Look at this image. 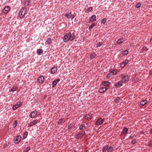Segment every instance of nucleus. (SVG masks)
Listing matches in <instances>:
<instances>
[{"mask_svg":"<svg viewBox=\"0 0 152 152\" xmlns=\"http://www.w3.org/2000/svg\"><path fill=\"white\" fill-rule=\"evenodd\" d=\"M18 124V122L17 121H15L13 122V124H12L13 127L15 128L17 126Z\"/></svg>","mask_w":152,"mask_h":152,"instance_id":"c85d7f7f","label":"nucleus"},{"mask_svg":"<svg viewBox=\"0 0 152 152\" xmlns=\"http://www.w3.org/2000/svg\"><path fill=\"white\" fill-rule=\"evenodd\" d=\"M37 113V112L36 111H34L31 112L30 115L29 116L31 118H33L35 117Z\"/></svg>","mask_w":152,"mask_h":152,"instance_id":"6e6552de","label":"nucleus"},{"mask_svg":"<svg viewBox=\"0 0 152 152\" xmlns=\"http://www.w3.org/2000/svg\"><path fill=\"white\" fill-rule=\"evenodd\" d=\"M129 61L128 60L126 59L121 64L120 66H124L126 64L128 63Z\"/></svg>","mask_w":152,"mask_h":152,"instance_id":"a211bd4d","label":"nucleus"},{"mask_svg":"<svg viewBox=\"0 0 152 152\" xmlns=\"http://www.w3.org/2000/svg\"><path fill=\"white\" fill-rule=\"evenodd\" d=\"M21 106V103H17L15 105H14L12 107V109L13 110H15L18 107Z\"/></svg>","mask_w":152,"mask_h":152,"instance_id":"ddd939ff","label":"nucleus"},{"mask_svg":"<svg viewBox=\"0 0 152 152\" xmlns=\"http://www.w3.org/2000/svg\"><path fill=\"white\" fill-rule=\"evenodd\" d=\"M136 142V141L135 140H133L132 142V143L133 144H134Z\"/></svg>","mask_w":152,"mask_h":152,"instance_id":"37998d69","label":"nucleus"},{"mask_svg":"<svg viewBox=\"0 0 152 152\" xmlns=\"http://www.w3.org/2000/svg\"><path fill=\"white\" fill-rule=\"evenodd\" d=\"M30 0H25V5L26 6H28L29 5Z\"/></svg>","mask_w":152,"mask_h":152,"instance_id":"2f4dec72","label":"nucleus"},{"mask_svg":"<svg viewBox=\"0 0 152 152\" xmlns=\"http://www.w3.org/2000/svg\"><path fill=\"white\" fill-rule=\"evenodd\" d=\"M112 75V71H110V73L107 75V77L108 78H109Z\"/></svg>","mask_w":152,"mask_h":152,"instance_id":"c756f323","label":"nucleus"},{"mask_svg":"<svg viewBox=\"0 0 152 152\" xmlns=\"http://www.w3.org/2000/svg\"><path fill=\"white\" fill-rule=\"evenodd\" d=\"M21 140V137L20 135L17 136L13 139V141L15 143H18L20 142Z\"/></svg>","mask_w":152,"mask_h":152,"instance_id":"7ed1b4c3","label":"nucleus"},{"mask_svg":"<svg viewBox=\"0 0 152 152\" xmlns=\"http://www.w3.org/2000/svg\"><path fill=\"white\" fill-rule=\"evenodd\" d=\"M104 120L102 118H100L98 119L96 124L97 126H99L102 124L104 122Z\"/></svg>","mask_w":152,"mask_h":152,"instance_id":"9b49d317","label":"nucleus"},{"mask_svg":"<svg viewBox=\"0 0 152 152\" xmlns=\"http://www.w3.org/2000/svg\"><path fill=\"white\" fill-rule=\"evenodd\" d=\"M43 50L42 49H39L37 50V53L38 55H40L42 54Z\"/></svg>","mask_w":152,"mask_h":152,"instance_id":"f3484780","label":"nucleus"},{"mask_svg":"<svg viewBox=\"0 0 152 152\" xmlns=\"http://www.w3.org/2000/svg\"><path fill=\"white\" fill-rule=\"evenodd\" d=\"M95 26L94 23H92L89 28V29H92Z\"/></svg>","mask_w":152,"mask_h":152,"instance_id":"72a5a7b5","label":"nucleus"},{"mask_svg":"<svg viewBox=\"0 0 152 152\" xmlns=\"http://www.w3.org/2000/svg\"><path fill=\"white\" fill-rule=\"evenodd\" d=\"M110 71H112V75H116V70H111Z\"/></svg>","mask_w":152,"mask_h":152,"instance_id":"e433bc0d","label":"nucleus"},{"mask_svg":"<svg viewBox=\"0 0 152 152\" xmlns=\"http://www.w3.org/2000/svg\"><path fill=\"white\" fill-rule=\"evenodd\" d=\"M141 6V4L140 3H138L137 4L135 7L136 8H139Z\"/></svg>","mask_w":152,"mask_h":152,"instance_id":"c9c22d12","label":"nucleus"},{"mask_svg":"<svg viewBox=\"0 0 152 152\" xmlns=\"http://www.w3.org/2000/svg\"><path fill=\"white\" fill-rule=\"evenodd\" d=\"M123 54L125 55H126L128 54V51L127 50H125L123 51Z\"/></svg>","mask_w":152,"mask_h":152,"instance_id":"f704fd0d","label":"nucleus"},{"mask_svg":"<svg viewBox=\"0 0 152 152\" xmlns=\"http://www.w3.org/2000/svg\"><path fill=\"white\" fill-rule=\"evenodd\" d=\"M30 149V147H27L25 150V151L26 152H27L28 150H29Z\"/></svg>","mask_w":152,"mask_h":152,"instance_id":"a19ab883","label":"nucleus"},{"mask_svg":"<svg viewBox=\"0 0 152 152\" xmlns=\"http://www.w3.org/2000/svg\"><path fill=\"white\" fill-rule=\"evenodd\" d=\"M110 84L109 82L107 81H104L102 82V85L106 87L109 86Z\"/></svg>","mask_w":152,"mask_h":152,"instance_id":"4468645a","label":"nucleus"},{"mask_svg":"<svg viewBox=\"0 0 152 152\" xmlns=\"http://www.w3.org/2000/svg\"><path fill=\"white\" fill-rule=\"evenodd\" d=\"M73 125L72 124H71L68 127V128L69 129H71L72 126H73Z\"/></svg>","mask_w":152,"mask_h":152,"instance_id":"79ce46f5","label":"nucleus"},{"mask_svg":"<svg viewBox=\"0 0 152 152\" xmlns=\"http://www.w3.org/2000/svg\"><path fill=\"white\" fill-rule=\"evenodd\" d=\"M10 10V7L9 6L5 7L4 9L3 10V12L5 14L7 13Z\"/></svg>","mask_w":152,"mask_h":152,"instance_id":"1a4fd4ad","label":"nucleus"},{"mask_svg":"<svg viewBox=\"0 0 152 152\" xmlns=\"http://www.w3.org/2000/svg\"><path fill=\"white\" fill-rule=\"evenodd\" d=\"M85 134V132L84 131H83L81 132H79L76 135V137L77 138H80L84 135Z\"/></svg>","mask_w":152,"mask_h":152,"instance_id":"f8f14e48","label":"nucleus"},{"mask_svg":"<svg viewBox=\"0 0 152 152\" xmlns=\"http://www.w3.org/2000/svg\"><path fill=\"white\" fill-rule=\"evenodd\" d=\"M47 44L48 45H50L52 43L51 39L50 38H48L46 40Z\"/></svg>","mask_w":152,"mask_h":152,"instance_id":"4be33fe9","label":"nucleus"},{"mask_svg":"<svg viewBox=\"0 0 152 152\" xmlns=\"http://www.w3.org/2000/svg\"><path fill=\"white\" fill-rule=\"evenodd\" d=\"M151 133H152V129H151Z\"/></svg>","mask_w":152,"mask_h":152,"instance_id":"3c124183","label":"nucleus"},{"mask_svg":"<svg viewBox=\"0 0 152 152\" xmlns=\"http://www.w3.org/2000/svg\"><path fill=\"white\" fill-rule=\"evenodd\" d=\"M11 91H15L16 88H12L11 89Z\"/></svg>","mask_w":152,"mask_h":152,"instance_id":"c03bdc74","label":"nucleus"},{"mask_svg":"<svg viewBox=\"0 0 152 152\" xmlns=\"http://www.w3.org/2000/svg\"><path fill=\"white\" fill-rule=\"evenodd\" d=\"M128 131V129L126 127L124 128L122 131V133L123 134H126Z\"/></svg>","mask_w":152,"mask_h":152,"instance_id":"cd10ccee","label":"nucleus"},{"mask_svg":"<svg viewBox=\"0 0 152 152\" xmlns=\"http://www.w3.org/2000/svg\"><path fill=\"white\" fill-rule=\"evenodd\" d=\"M59 121H61V122L63 121V119L62 118H61L59 119Z\"/></svg>","mask_w":152,"mask_h":152,"instance_id":"49530a36","label":"nucleus"},{"mask_svg":"<svg viewBox=\"0 0 152 152\" xmlns=\"http://www.w3.org/2000/svg\"><path fill=\"white\" fill-rule=\"evenodd\" d=\"M65 16L68 18H73L74 17H72V15L71 12H69L67 13L65 15Z\"/></svg>","mask_w":152,"mask_h":152,"instance_id":"412c9836","label":"nucleus"},{"mask_svg":"<svg viewBox=\"0 0 152 152\" xmlns=\"http://www.w3.org/2000/svg\"><path fill=\"white\" fill-rule=\"evenodd\" d=\"M26 9L25 7H22L20 10L19 13V16L20 18H22L26 12Z\"/></svg>","mask_w":152,"mask_h":152,"instance_id":"f03ea898","label":"nucleus"},{"mask_svg":"<svg viewBox=\"0 0 152 152\" xmlns=\"http://www.w3.org/2000/svg\"><path fill=\"white\" fill-rule=\"evenodd\" d=\"M86 129V128L84 124H81L79 126V129L81 130H84Z\"/></svg>","mask_w":152,"mask_h":152,"instance_id":"aec40b11","label":"nucleus"},{"mask_svg":"<svg viewBox=\"0 0 152 152\" xmlns=\"http://www.w3.org/2000/svg\"><path fill=\"white\" fill-rule=\"evenodd\" d=\"M151 91H152V88H151Z\"/></svg>","mask_w":152,"mask_h":152,"instance_id":"603ef678","label":"nucleus"},{"mask_svg":"<svg viewBox=\"0 0 152 152\" xmlns=\"http://www.w3.org/2000/svg\"><path fill=\"white\" fill-rule=\"evenodd\" d=\"M27 134H28V132H26L24 133V135H26V137H25V138L26 137V136L27 135Z\"/></svg>","mask_w":152,"mask_h":152,"instance_id":"a18cd8bd","label":"nucleus"},{"mask_svg":"<svg viewBox=\"0 0 152 152\" xmlns=\"http://www.w3.org/2000/svg\"><path fill=\"white\" fill-rule=\"evenodd\" d=\"M113 148L112 146L108 148L107 152H112V151L113 150Z\"/></svg>","mask_w":152,"mask_h":152,"instance_id":"473e14b6","label":"nucleus"},{"mask_svg":"<svg viewBox=\"0 0 152 152\" xmlns=\"http://www.w3.org/2000/svg\"><path fill=\"white\" fill-rule=\"evenodd\" d=\"M93 9V8L91 7H89L87 10L88 12H90Z\"/></svg>","mask_w":152,"mask_h":152,"instance_id":"ea45409f","label":"nucleus"},{"mask_svg":"<svg viewBox=\"0 0 152 152\" xmlns=\"http://www.w3.org/2000/svg\"><path fill=\"white\" fill-rule=\"evenodd\" d=\"M60 80V79L59 78H58L56 80H55L53 82L52 84V87L54 88L55 86L57 84V83Z\"/></svg>","mask_w":152,"mask_h":152,"instance_id":"dca6fc26","label":"nucleus"},{"mask_svg":"<svg viewBox=\"0 0 152 152\" xmlns=\"http://www.w3.org/2000/svg\"><path fill=\"white\" fill-rule=\"evenodd\" d=\"M123 37H121V38H120L118 39V40L117 41V43L118 44H121L123 43V42H124V41H123Z\"/></svg>","mask_w":152,"mask_h":152,"instance_id":"5701e85b","label":"nucleus"},{"mask_svg":"<svg viewBox=\"0 0 152 152\" xmlns=\"http://www.w3.org/2000/svg\"><path fill=\"white\" fill-rule=\"evenodd\" d=\"M108 148V146L106 145L102 149V151L103 152L105 151Z\"/></svg>","mask_w":152,"mask_h":152,"instance_id":"7c9ffc66","label":"nucleus"},{"mask_svg":"<svg viewBox=\"0 0 152 152\" xmlns=\"http://www.w3.org/2000/svg\"><path fill=\"white\" fill-rule=\"evenodd\" d=\"M61 123V122L60 121H59H59L58 122V123L59 124H60V123Z\"/></svg>","mask_w":152,"mask_h":152,"instance_id":"8fccbe9b","label":"nucleus"},{"mask_svg":"<svg viewBox=\"0 0 152 152\" xmlns=\"http://www.w3.org/2000/svg\"><path fill=\"white\" fill-rule=\"evenodd\" d=\"M147 102V101L146 100H142V101H141L140 102V104L141 105H145Z\"/></svg>","mask_w":152,"mask_h":152,"instance_id":"bb28decb","label":"nucleus"},{"mask_svg":"<svg viewBox=\"0 0 152 152\" xmlns=\"http://www.w3.org/2000/svg\"><path fill=\"white\" fill-rule=\"evenodd\" d=\"M129 78L130 76L127 75L122 77V80L123 82L126 83L129 80Z\"/></svg>","mask_w":152,"mask_h":152,"instance_id":"20e7f679","label":"nucleus"},{"mask_svg":"<svg viewBox=\"0 0 152 152\" xmlns=\"http://www.w3.org/2000/svg\"><path fill=\"white\" fill-rule=\"evenodd\" d=\"M75 34L74 32L70 31L66 34L63 38V41L64 42H66L69 41H72L75 39Z\"/></svg>","mask_w":152,"mask_h":152,"instance_id":"f257e3e1","label":"nucleus"},{"mask_svg":"<svg viewBox=\"0 0 152 152\" xmlns=\"http://www.w3.org/2000/svg\"><path fill=\"white\" fill-rule=\"evenodd\" d=\"M57 67H52L51 69V72L52 74H54L57 71Z\"/></svg>","mask_w":152,"mask_h":152,"instance_id":"6ab92c4d","label":"nucleus"},{"mask_svg":"<svg viewBox=\"0 0 152 152\" xmlns=\"http://www.w3.org/2000/svg\"><path fill=\"white\" fill-rule=\"evenodd\" d=\"M93 117L92 115L91 114H86L83 117L85 119L87 120H90Z\"/></svg>","mask_w":152,"mask_h":152,"instance_id":"39448f33","label":"nucleus"},{"mask_svg":"<svg viewBox=\"0 0 152 152\" xmlns=\"http://www.w3.org/2000/svg\"><path fill=\"white\" fill-rule=\"evenodd\" d=\"M102 45V42H99L97 45V47H99L101 46Z\"/></svg>","mask_w":152,"mask_h":152,"instance_id":"58836bf2","label":"nucleus"},{"mask_svg":"<svg viewBox=\"0 0 152 152\" xmlns=\"http://www.w3.org/2000/svg\"><path fill=\"white\" fill-rule=\"evenodd\" d=\"M150 73L151 74H152V69L150 71Z\"/></svg>","mask_w":152,"mask_h":152,"instance_id":"09e8293b","label":"nucleus"},{"mask_svg":"<svg viewBox=\"0 0 152 152\" xmlns=\"http://www.w3.org/2000/svg\"><path fill=\"white\" fill-rule=\"evenodd\" d=\"M38 121V120L37 119L33 120L32 121L29 123L28 124V127H31L36 124Z\"/></svg>","mask_w":152,"mask_h":152,"instance_id":"0eeeda50","label":"nucleus"},{"mask_svg":"<svg viewBox=\"0 0 152 152\" xmlns=\"http://www.w3.org/2000/svg\"><path fill=\"white\" fill-rule=\"evenodd\" d=\"M96 54L94 53H91L90 55V58L91 59H93L96 56Z\"/></svg>","mask_w":152,"mask_h":152,"instance_id":"393cba45","label":"nucleus"},{"mask_svg":"<svg viewBox=\"0 0 152 152\" xmlns=\"http://www.w3.org/2000/svg\"><path fill=\"white\" fill-rule=\"evenodd\" d=\"M120 99V98L119 97H117L115 100L114 102L116 103H118L119 102V100Z\"/></svg>","mask_w":152,"mask_h":152,"instance_id":"a878e982","label":"nucleus"},{"mask_svg":"<svg viewBox=\"0 0 152 152\" xmlns=\"http://www.w3.org/2000/svg\"><path fill=\"white\" fill-rule=\"evenodd\" d=\"M150 41H151V42L152 43V37L151 38V39L150 40Z\"/></svg>","mask_w":152,"mask_h":152,"instance_id":"de8ad7c7","label":"nucleus"},{"mask_svg":"<svg viewBox=\"0 0 152 152\" xmlns=\"http://www.w3.org/2000/svg\"><path fill=\"white\" fill-rule=\"evenodd\" d=\"M106 19L105 18H104L102 20V22L103 23L105 24L106 22Z\"/></svg>","mask_w":152,"mask_h":152,"instance_id":"4c0bfd02","label":"nucleus"},{"mask_svg":"<svg viewBox=\"0 0 152 152\" xmlns=\"http://www.w3.org/2000/svg\"><path fill=\"white\" fill-rule=\"evenodd\" d=\"M123 84V82L121 81H119L118 83L115 84V86L116 87H118L121 86Z\"/></svg>","mask_w":152,"mask_h":152,"instance_id":"b1692460","label":"nucleus"},{"mask_svg":"<svg viewBox=\"0 0 152 152\" xmlns=\"http://www.w3.org/2000/svg\"><path fill=\"white\" fill-rule=\"evenodd\" d=\"M107 90V88L105 87H102L100 88L98 90V92L101 93H104Z\"/></svg>","mask_w":152,"mask_h":152,"instance_id":"9d476101","label":"nucleus"},{"mask_svg":"<svg viewBox=\"0 0 152 152\" xmlns=\"http://www.w3.org/2000/svg\"><path fill=\"white\" fill-rule=\"evenodd\" d=\"M44 77L43 76H40L37 78V81L38 83H42L44 80Z\"/></svg>","mask_w":152,"mask_h":152,"instance_id":"423d86ee","label":"nucleus"},{"mask_svg":"<svg viewBox=\"0 0 152 152\" xmlns=\"http://www.w3.org/2000/svg\"><path fill=\"white\" fill-rule=\"evenodd\" d=\"M96 16L95 15L92 16L89 18V21L91 23L93 22L94 21H96Z\"/></svg>","mask_w":152,"mask_h":152,"instance_id":"2eb2a0df","label":"nucleus"}]
</instances>
